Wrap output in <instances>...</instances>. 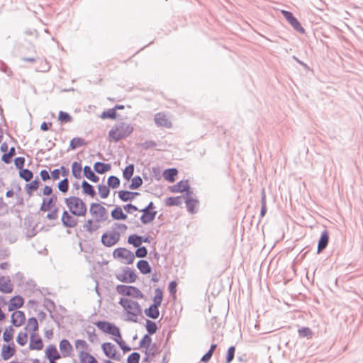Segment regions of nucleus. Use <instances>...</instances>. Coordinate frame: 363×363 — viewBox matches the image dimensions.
Here are the masks:
<instances>
[{
	"label": "nucleus",
	"instance_id": "f257e3e1",
	"mask_svg": "<svg viewBox=\"0 0 363 363\" xmlns=\"http://www.w3.org/2000/svg\"><path fill=\"white\" fill-rule=\"evenodd\" d=\"M94 324L102 333L111 335L123 352L130 351L131 348L123 340L121 329L116 324L108 321H97Z\"/></svg>",
	"mask_w": 363,
	"mask_h": 363
},
{
	"label": "nucleus",
	"instance_id": "f03ea898",
	"mask_svg": "<svg viewBox=\"0 0 363 363\" xmlns=\"http://www.w3.org/2000/svg\"><path fill=\"white\" fill-rule=\"evenodd\" d=\"M133 125L128 122L116 123L108 131V140L110 143H117L129 137L133 132Z\"/></svg>",
	"mask_w": 363,
	"mask_h": 363
},
{
	"label": "nucleus",
	"instance_id": "7ed1b4c3",
	"mask_svg": "<svg viewBox=\"0 0 363 363\" xmlns=\"http://www.w3.org/2000/svg\"><path fill=\"white\" fill-rule=\"evenodd\" d=\"M119 304L123 307L127 318L130 321L135 322L138 317L142 313L141 306L133 300L123 297L120 299Z\"/></svg>",
	"mask_w": 363,
	"mask_h": 363
},
{
	"label": "nucleus",
	"instance_id": "20e7f679",
	"mask_svg": "<svg viewBox=\"0 0 363 363\" xmlns=\"http://www.w3.org/2000/svg\"><path fill=\"white\" fill-rule=\"evenodd\" d=\"M67 208L70 212L77 216H83L86 213V206L84 202L76 196H70L65 199Z\"/></svg>",
	"mask_w": 363,
	"mask_h": 363
},
{
	"label": "nucleus",
	"instance_id": "39448f33",
	"mask_svg": "<svg viewBox=\"0 0 363 363\" xmlns=\"http://www.w3.org/2000/svg\"><path fill=\"white\" fill-rule=\"evenodd\" d=\"M114 259L119 260L123 264H131L135 259L134 254L129 250L124 247H118L113 252Z\"/></svg>",
	"mask_w": 363,
	"mask_h": 363
},
{
	"label": "nucleus",
	"instance_id": "423d86ee",
	"mask_svg": "<svg viewBox=\"0 0 363 363\" xmlns=\"http://www.w3.org/2000/svg\"><path fill=\"white\" fill-rule=\"evenodd\" d=\"M116 289L118 294L124 296L140 299L144 298V295L142 291L133 286L118 285Z\"/></svg>",
	"mask_w": 363,
	"mask_h": 363
},
{
	"label": "nucleus",
	"instance_id": "0eeeda50",
	"mask_svg": "<svg viewBox=\"0 0 363 363\" xmlns=\"http://www.w3.org/2000/svg\"><path fill=\"white\" fill-rule=\"evenodd\" d=\"M141 211L143 213L140 216V221L143 224H148L153 221L157 215V211L152 202H150L148 206Z\"/></svg>",
	"mask_w": 363,
	"mask_h": 363
},
{
	"label": "nucleus",
	"instance_id": "6e6552de",
	"mask_svg": "<svg viewBox=\"0 0 363 363\" xmlns=\"http://www.w3.org/2000/svg\"><path fill=\"white\" fill-rule=\"evenodd\" d=\"M89 211L91 215L98 221L104 220L107 216V211L105 207L98 203H91Z\"/></svg>",
	"mask_w": 363,
	"mask_h": 363
},
{
	"label": "nucleus",
	"instance_id": "1a4fd4ad",
	"mask_svg": "<svg viewBox=\"0 0 363 363\" xmlns=\"http://www.w3.org/2000/svg\"><path fill=\"white\" fill-rule=\"evenodd\" d=\"M120 240V233L116 230H108L101 237L102 243L106 247L116 245Z\"/></svg>",
	"mask_w": 363,
	"mask_h": 363
},
{
	"label": "nucleus",
	"instance_id": "9d476101",
	"mask_svg": "<svg viewBox=\"0 0 363 363\" xmlns=\"http://www.w3.org/2000/svg\"><path fill=\"white\" fill-rule=\"evenodd\" d=\"M101 349L104 354L109 359L113 360H119L120 356L118 353L116 347L111 342H104L101 345Z\"/></svg>",
	"mask_w": 363,
	"mask_h": 363
},
{
	"label": "nucleus",
	"instance_id": "9b49d317",
	"mask_svg": "<svg viewBox=\"0 0 363 363\" xmlns=\"http://www.w3.org/2000/svg\"><path fill=\"white\" fill-rule=\"evenodd\" d=\"M44 343L39 333L30 334L28 348L31 351H40L43 349Z\"/></svg>",
	"mask_w": 363,
	"mask_h": 363
},
{
	"label": "nucleus",
	"instance_id": "f8f14e48",
	"mask_svg": "<svg viewBox=\"0 0 363 363\" xmlns=\"http://www.w3.org/2000/svg\"><path fill=\"white\" fill-rule=\"evenodd\" d=\"M116 278L118 281L125 283H133L137 279L135 273L130 269H126L116 274Z\"/></svg>",
	"mask_w": 363,
	"mask_h": 363
},
{
	"label": "nucleus",
	"instance_id": "ddd939ff",
	"mask_svg": "<svg viewBox=\"0 0 363 363\" xmlns=\"http://www.w3.org/2000/svg\"><path fill=\"white\" fill-rule=\"evenodd\" d=\"M16 352V345L13 342L4 344L1 349V357L4 360H8L15 355Z\"/></svg>",
	"mask_w": 363,
	"mask_h": 363
},
{
	"label": "nucleus",
	"instance_id": "4468645a",
	"mask_svg": "<svg viewBox=\"0 0 363 363\" xmlns=\"http://www.w3.org/2000/svg\"><path fill=\"white\" fill-rule=\"evenodd\" d=\"M13 284L8 276H0V291L5 294H11L13 291Z\"/></svg>",
	"mask_w": 363,
	"mask_h": 363
},
{
	"label": "nucleus",
	"instance_id": "2eb2a0df",
	"mask_svg": "<svg viewBox=\"0 0 363 363\" xmlns=\"http://www.w3.org/2000/svg\"><path fill=\"white\" fill-rule=\"evenodd\" d=\"M26 320V315L22 311H15L11 315V324L16 327H21L25 324Z\"/></svg>",
	"mask_w": 363,
	"mask_h": 363
},
{
	"label": "nucleus",
	"instance_id": "dca6fc26",
	"mask_svg": "<svg viewBox=\"0 0 363 363\" xmlns=\"http://www.w3.org/2000/svg\"><path fill=\"white\" fill-rule=\"evenodd\" d=\"M155 123L160 127L165 128H170L172 127V122L168 116L162 112H160L155 116Z\"/></svg>",
	"mask_w": 363,
	"mask_h": 363
},
{
	"label": "nucleus",
	"instance_id": "f3484780",
	"mask_svg": "<svg viewBox=\"0 0 363 363\" xmlns=\"http://www.w3.org/2000/svg\"><path fill=\"white\" fill-rule=\"evenodd\" d=\"M24 302V298L20 295H16L11 297L8 303V311H18V309L21 308L23 306Z\"/></svg>",
	"mask_w": 363,
	"mask_h": 363
},
{
	"label": "nucleus",
	"instance_id": "a211bd4d",
	"mask_svg": "<svg viewBox=\"0 0 363 363\" xmlns=\"http://www.w3.org/2000/svg\"><path fill=\"white\" fill-rule=\"evenodd\" d=\"M59 348L64 357H69L73 355V347L69 340H62L59 343Z\"/></svg>",
	"mask_w": 363,
	"mask_h": 363
},
{
	"label": "nucleus",
	"instance_id": "6ab92c4d",
	"mask_svg": "<svg viewBox=\"0 0 363 363\" xmlns=\"http://www.w3.org/2000/svg\"><path fill=\"white\" fill-rule=\"evenodd\" d=\"M281 13L285 18L288 21V22L294 28V29L301 33L304 32V29L301 26L299 21L293 16L291 12L282 10Z\"/></svg>",
	"mask_w": 363,
	"mask_h": 363
},
{
	"label": "nucleus",
	"instance_id": "aec40b11",
	"mask_svg": "<svg viewBox=\"0 0 363 363\" xmlns=\"http://www.w3.org/2000/svg\"><path fill=\"white\" fill-rule=\"evenodd\" d=\"M24 329L30 335L38 333L39 324L37 318L35 317L29 318L26 321Z\"/></svg>",
	"mask_w": 363,
	"mask_h": 363
},
{
	"label": "nucleus",
	"instance_id": "412c9836",
	"mask_svg": "<svg viewBox=\"0 0 363 363\" xmlns=\"http://www.w3.org/2000/svg\"><path fill=\"white\" fill-rule=\"evenodd\" d=\"M189 189V185L188 181H184V180L180 181L177 184L168 187V190L171 193H174V194L186 192V191H188Z\"/></svg>",
	"mask_w": 363,
	"mask_h": 363
},
{
	"label": "nucleus",
	"instance_id": "4be33fe9",
	"mask_svg": "<svg viewBox=\"0 0 363 363\" xmlns=\"http://www.w3.org/2000/svg\"><path fill=\"white\" fill-rule=\"evenodd\" d=\"M45 354L49 361H55L61 357L60 352L53 345H50L46 347Z\"/></svg>",
	"mask_w": 363,
	"mask_h": 363
},
{
	"label": "nucleus",
	"instance_id": "5701e85b",
	"mask_svg": "<svg viewBox=\"0 0 363 363\" xmlns=\"http://www.w3.org/2000/svg\"><path fill=\"white\" fill-rule=\"evenodd\" d=\"M62 222L67 228H74L77 224V220L67 211H65L62 215Z\"/></svg>",
	"mask_w": 363,
	"mask_h": 363
},
{
	"label": "nucleus",
	"instance_id": "b1692460",
	"mask_svg": "<svg viewBox=\"0 0 363 363\" xmlns=\"http://www.w3.org/2000/svg\"><path fill=\"white\" fill-rule=\"evenodd\" d=\"M160 353L159 347L155 344H152L151 346L145 350V360L149 362L155 355Z\"/></svg>",
	"mask_w": 363,
	"mask_h": 363
},
{
	"label": "nucleus",
	"instance_id": "393cba45",
	"mask_svg": "<svg viewBox=\"0 0 363 363\" xmlns=\"http://www.w3.org/2000/svg\"><path fill=\"white\" fill-rule=\"evenodd\" d=\"M177 174V169L176 168H171L165 169L162 173V177L166 181L172 183L175 181V177Z\"/></svg>",
	"mask_w": 363,
	"mask_h": 363
},
{
	"label": "nucleus",
	"instance_id": "a878e982",
	"mask_svg": "<svg viewBox=\"0 0 363 363\" xmlns=\"http://www.w3.org/2000/svg\"><path fill=\"white\" fill-rule=\"evenodd\" d=\"M118 197L123 201H129L133 200L139 194L138 192H131L129 191H119Z\"/></svg>",
	"mask_w": 363,
	"mask_h": 363
},
{
	"label": "nucleus",
	"instance_id": "bb28decb",
	"mask_svg": "<svg viewBox=\"0 0 363 363\" xmlns=\"http://www.w3.org/2000/svg\"><path fill=\"white\" fill-rule=\"evenodd\" d=\"M15 330L12 326L6 327L3 333V340L6 343H11L14 337Z\"/></svg>",
	"mask_w": 363,
	"mask_h": 363
},
{
	"label": "nucleus",
	"instance_id": "cd10ccee",
	"mask_svg": "<svg viewBox=\"0 0 363 363\" xmlns=\"http://www.w3.org/2000/svg\"><path fill=\"white\" fill-rule=\"evenodd\" d=\"M79 357L81 363H98L96 358L86 351H81Z\"/></svg>",
	"mask_w": 363,
	"mask_h": 363
},
{
	"label": "nucleus",
	"instance_id": "c85d7f7f",
	"mask_svg": "<svg viewBox=\"0 0 363 363\" xmlns=\"http://www.w3.org/2000/svg\"><path fill=\"white\" fill-rule=\"evenodd\" d=\"M40 186V182L38 179H35L31 182L26 184L25 186V191L28 196H32L33 192L38 189Z\"/></svg>",
	"mask_w": 363,
	"mask_h": 363
},
{
	"label": "nucleus",
	"instance_id": "c756f323",
	"mask_svg": "<svg viewBox=\"0 0 363 363\" xmlns=\"http://www.w3.org/2000/svg\"><path fill=\"white\" fill-rule=\"evenodd\" d=\"M94 169L98 174H104L111 170V166L110 164L98 162L94 164Z\"/></svg>",
	"mask_w": 363,
	"mask_h": 363
},
{
	"label": "nucleus",
	"instance_id": "7c9ffc66",
	"mask_svg": "<svg viewBox=\"0 0 363 363\" xmlns=\"http://www.w3.org/2000/svg\"><path fill=\"white\" fill-rule=\"evenodd\" d=\"M82 189L83 194L89 196L91 198H94L95 196L96 192L94 187L86 181L82 182Z\"/></svg>",
	"mask_w": 363,
	"mask_h": 363
},
{
	"label": "nucleus",
	"instance_id": "2f4dec72",
	"mask_svg": "<svg viewBox=\"0 0 363 363\" xmlns=\"http://www.w3.org/2000/svg\"><path fill=\"white\" fill-rule=\"evenodd\" d=\"M329 240V236L327 231H324L322 233L320 238L318 241V252H321L323 250H324L326 246L328 245Z\"/></svg>",
	"mask_w": 363,
	"mask_h": 363
},
{
	"label": "nucleus",
	"instance_id": "473e14b6",
	"mask_svg": "<svg viewBox=\"0 0 363 363\" xmlns=\"http://www.w3.org/2000/svg\"><path fill=\"white\" fill-rule=\"evenodd\" d=\"M82 166L80 162H74L72 164V174L74 178L77 179H80L82 177Z\"/></svg>",
	"mask_w": 363,
	"mask_h": 363
},
{
	"label": "nucleus",
	"instance_id": "72a5a7b5",
	"mask_svg": "<svg viewBox=\"0 0 363 363\" xmlns=\"http://www.w3.org/2000/svg\"><path fill=\"white\" fill-rule=\"evenodd\" d=\"M84 176L92 182L97 183L99 177L91 170L89 166H85L83 169Z\"/></svg>",
	"mask_w": 363,
	"mask_h": 363
},
{
	"label": "nucleus",
	"instance_id": "f704fd0d",
	"mask_svg": "<svg viewBox=\"0 0 363 363\" xmlns=\"http://www.w3.org/2000/svg\"><path fill=\"white\" fill-rule=\"evenodd\" d=\"M28 341V333L26 331H20L16 337L17 343L23 347L25 346Z\"/></svg>",
	"mask_w": 363,
	"mask_h": 363
},
{
	"label": "nucleus",
	"instance_id": "c9c22d12",
	"mask_svg": "<svg viewBox=\"0 0 363 363\" xmlns=\"http://www.w3.org/2000/svg\"><path fill=\"white\" fill-rule=\"evenodd\" d=\"M111 216L115 220H125L127 215L121 207H116L111 211Z\"/></svg>",
	"mask_w": 363,
	"mask_h": 363
},
{
	"label": "nucleus",
	"instance_id": "e433bc0d",
	"mask_svg": "<svg viewBox=\"0 0 363 363\" xmlns=\"http://www.w3.org/2000/svg\"><path fill=\"white\" fill-rule=\"evenodd\" d=\"M137 267L143 274H149L151 272V267L146 260H140L137 264Z\"/></svg>",
	"mask_w": 363,
	"mask_h": 363
},
{
	"label": "nucleus",
	"instance_id": "4c0bfd02",
	"mask_svg": "<svg viewBox=\"0 0 363 363\" xmlns=\"http://www.w3.org/2000/svg\"><path fill=\"white\" fill-rule=\"evenodd\" d=\"M158 306L151 305L147 309L145 310V315L151 318L156 319L160 315Z\"/></svg>",
	"mask_w": 363,
	"mask_h": 363
},
{
	"label": "nucleus",
	"instance_id": "58836bf2",
	"mask_svg": "<svg viewBox=\"0 0 363 363\" xmlns=\"http://www.w3.org/2000/svg\"><path fill=\"white\" fill-rule=\"evenodd\" d=\"M86 143L85 142L84 139L82 138H74L69 143V149L70 150H75L79 147L86 145Z\"/></svg>",
	"mask_w": 363,
	"mask_h": 363
},
{
	"label": "nucleus",
	"instance_id": "ea45409f",
	"mask_svg": "<svg viewBox=\"0 0 363 363\" xmlns=\"http://www.w3.org/2000/svg\"><path fill=\"white\" fill-rule=\"evenodd\" d=\"M55 199H56L54 197H51L50 199H44L43 200V203L40 206V211H49L52 208Z\"/></svg>",
	"mask_w": 363,
	"mask_h": 363
},
{
	"label": "nucleus",
	"instance_id": "a19ab883",
	"mask_svg": "<svg viewBox=\"0 0 363 363\" xmlns=\"http://www.w3.org/2000/svg\"><path fill=\"white\" fill-rule=\"evenodd\" d=\"M117 117V113L116 112V108H111L104 111L101 115L100 118L101 119H116Z\"/></svg>",
	"mask_w": 363,
	"mask_h": 363
},
{
	"label": "nucleus",
	"instance_id": "79ce46f5",
	"mask_svg": "<svg viewBox=\"0 0 363 363\" xmlns=\"http://www.w3.org/2000/svg\"><path fill=\"white\" fill-rule=\"evenodd\" d=\"M128 241L135 247H138L143 242V238L137 235H131L128 237Z\"/></svg>",
	"mask_w": 363,
	"mask_h": 363
},
{
	"label": "nucleus",
	"instance_id": "37998d69",
	"mask_svg": "<svg viewBox=\"0 0 363 363\" xmlns=\"http://www.w3.org/2000/svg\"><path fill=\"white\" fill-rule=\"evenodd\" d=\"M182 203L181 197H168L164 200V204L167 206H179Z\"/></svg>",
	"mask_w": 363,
	"mask_h": 363
},
{
	"label": "nucleus",
	"instance_id": "c03bdc74",
	"mask_svg": "<svg viewBox=\"0 0 363 363\" xmlns=\"http://www.w3.org/2000/svg\"><path fill=\"white\" fill-rule=\"evenodd\" d=\"M19 176L26 182H30L33 177V174L28 169H23L19 171Z\"/></svg>",
	"mask_w": 363,
	"mask_h": 363
},
{
	"label": "nucleus",
	"instance_id": "a18cd8bd",
	"mask_svg": "<svg viewBox=\"0 0 363 363\" xmlns=\"http://www.w3.org/2000/svg\"><path fill=\"white\" fill-rule=\"evenodd\" d=\"M134 172V165L133 164H129L127 166L125 169L123 171V177L126 179L127 181H129L131 177L133 176Z\"/></svg>",
	"mask_w": 363,
	"mask_h": 363
},
{
	"label": "nucleus",
	"instance_id": "49530a36",
	"mask_svg": "<svg viewBox=\"0 0 363 363\" xmlns=\"http://www.w3.org/2000/svg\"><path fill=\"white\" fill-rule=\"evenodd\" d=\"M152 345V339L148 335H144L140 341V347L144 350H146Z\"/></svg>",
	"mask_w": 363,
	"mask_h": 363
},
{
	"label": "nucleus",
	"instance_id": "de8ad7c7",
	"mask_svg": "<svg viewBox=\"0 0 363 363\" xmlns=\"http://www.w3.org/2000/svg\"><path fill=\"white\" fill-rule=\"evenodd\" d=\"M155 295L153 298V304L156 306H160L162 301V291L160 289H157L155 292Z\"/></svg>",
	"mask_w": 363,
	"mask_h": 363
},
{
	"label": "nucleus",
	"instance_id": "09e8293b",
	"mask_svg": "<svg viewBox=\"0 0 363 363\" xmlns=\"http://www.w3.org/2000/svg\"><path fill=\"white\" fill-rule=\"evenodd\" d=\"M107 184L108 187L116 189L120 186V179L115 176H110L108 178Z\"/></svg>",
	"mask_w": 363,
	"mask_h": 363
},
{
	"label": "nucleus",
	"instance_id": "8fccbe9b",
	"mask_svg": "<svg viewBox=\"0 0 363 363\" xmlns=\"http://www.w3.org/2000/svg\"><path fill=\"white\" fill-rule=\"evenodd\" d=\"M99 194L101 199H106L108 196L110 190L108 186L99 185L98 186Z\"/></svg>",
	"mask_w": 363,
	"mask_h": 363
},
{
	"label": "nucleus",
	"instance_id": "3c124183",
	"mask_svg": "<svg viewBox=\"0 0 363 363\" xmlns=\"http://www.w3.org/2000/svg\"><path fill=\"white\" fill-rule=\"evenodd\" d=\"M142 179L139 176H137L132 179L131 184L129 187L131 189H137L142 185Z\"/></svg>",
	"mask_w": 363,
	"mask_h": 363
},
{
	"label": "nucleus",
	"instance_id": "603ef678",
	"mask_svg": "<svg viewBox=\"0 0 363 363\" xmlns=\"http://www.w3.org/2000/svg\"><path fill=\"white\" fill-rule=\"evenodd\" d=\"M58 120L61 123H69L72 121V118L69 113L64 111H60L58 115Z\"/></svg>",
	"mask_w": 363,
	"mask_h": 363
},
{
	"label": "nucleus",
	"instance_id": "864d4df0",
	"mask_svg": "<svg viewBox=\"0 0 363 363\" xmlns=\"http://www.w3.org/2000/svg\"><path fill=\"white\" fill-rule=\"evenodd\" d=\"M58 189L59 190L65 194L68 191V189H69V182H68V179L67 178L62 179V181H60L58 184Z\"/></svg>",
	"mask_w": 363,
	"mask_h": 363
},
{
	"label": "nucleus",
	"instance_id": "5fc2aeb1",
	"mask_svg": "<svg viewBox=\"0 0 363 363\" xmlns=\"http://www.w3.org/2000/svg\"><path fill=\"white\" fill-rule=\"evenodd\" d=\"M145 327L150 334H154L157 330L156 323L150 320L146 321Z\"/></svg>",
	"mask_w": 363,
	"mask_h": 363
},
{
	"label": "nucleus",
	"instance_id": "6e6d98bb",
	"mask_svg": "<svg viewBox=\"0 0 363 363\" xmlns=\"http://www.w3.org/2000/svg\"><path fill=\"white\" fill-rule=\"evenodd\" d=\"M298 333L299 336L302 337L311 338L313 335V332L309 328H302L298 329Z\"/></svg>",
	"mask_w": 363,
	"mask_h": 363
},
{
	"label": "nucleus",
	"instance_id": "4d7b16f0",
	"mask_svg": "<svg viewBox=\"0 0 363 363\" xmlns=\"http://www.w3.org/2000/svg\"><path fill=\"white\" fill-rule=\"evenodd\" d=\"M198 203H199L198 201L193 199L186 200V207L190 213H194V211H195L194 209L197 206Z\"/></svg>",
	"mask_w": 363,
	"mask_h": 363
},
{
	"label": "nucleus",
	"instance_id": "13d9d810",
	"mask_svg": "<svg viewBox=\"0 0 363 363\" xmlns=\"http://www.w3.org/2000/svg\"><path fill=\"white\" fill-rule=\"evenodd\" d=\"M74 346L77 350L84 351L88 347V344L84 340L78 339L74 342Z\"/></svg>",
	"mask_w": 363,
	"mask_h": 363
},
{
	"label": "nucleus",
	"instance_id": "bf43d9fd",
	"mask_svg": "<svg viewBox=\"0 0 363 363\" xmlns=\"http://www.w3.org/2000/svg\"><path fill=\"white\" fill-rule=\"evenodd\" d=\"M84 228L86 231L91 233L94 231H95L98 227L96 225H94L93 220H88L84 224Z\"/></svg>",
	"mask_w": 363,
	"mask_h": 363
},
{
	"label": "nucleus",
	"instance_id": "052dcab7",
	"mask_svg": "<svg viewBox=\"0 0 363 363\" xmlns=\"http://www.w3.org/2000/svg\"><path fill=\"white\" fill-rule=\"evenodd\" d=\"M140 355L138 352L131 353L127 359V363H139Z\"/></svg>",
	"mask_w": 363,
	"mask_h": 363
},
{
	"label": "nucleus",
	"instance_id": "680f3d73",
	"mask_svg": "<svg viewBox=\"0 0 363 363\" xmlns=\"http://www.w3.org/2000/svg\"><path fill=\"white\" fill-rule=\"evenodd\" d=\"M235 347L232 346L228 348L226 354V363H230L234 359Z\"/></svg>",
	"mask_w": 363,
	"mask_h": 363
},
{
	"label": "nucleus",
	"instance_id": "e2e57ef3",
	"mask_svg": "<svg viewBox=\"0 0 363 363\" xmlns=\"http://www.w3.org/2000/svg\"><path fill=\"white\" fill-rule=\"evenodd\" d=\"M147 251L145 247H138L137 250L135 251V255L138 257H145L147 256Z\"/></svg>",
	"mask_w": 363,
	"mask_h": 363
},
{
	"label": "nucleus",
	"instance_id": "0e129e2a",
	"mask_svg": "<svg viewBox=\"0 0 363 363\" xmlns=\"http://www.w3.org/2000/svg\"><path fill=\"white\" fill-rule=\"evenodd\" d=\"M15 153V150L13 147H12L9 152L7 153V154H4L3 156H2V160L3 161H4L6 163H9L11 161V158L13 156Z\"/></svg>",
	"mask_w": 363,
	"mask_h": 363
},
{
	"label": "nucleus",
	"instance_id": "69168bd1",
	"mask_svg": "<svg viewBox=\"0 0 363 363\" xmlns=\"http://www.w3.org/2000/svg\"><path fill=\"white\" fill-rule=\"evenodd\" d=\"M24 163H25L24 157H17L15 159V164H16V167L19 169V171L21 169H23Z\"/></svg>",
	"mask_w": 363,
	"mask_h": 363
},
{
	"label": "nucleus",
	"instance_id": "338daca9",
	"mask_svg": "<svg viewBox=\"0 0 363 363\" xmlns=\"http://www.w3.org/2000/svg\"><path fill=\"white\" fill-rule=\"evenodd\" d=\"M177 286V284L174 281H171L170 284H169V287H168L169 291L174 296H175V295H176Z\"/></svg>",
	"mask_w": 363,
	"mask_h": 363
},
{
	"label": "nucleus",
	"instance_id": "774afa93",
	"mask_svg": "<svg viewBox=\"0 0 363 363\" xmlns=\"http://www.w3.org/2000/svg\"><path fill=\"white\" fill-rule=\"evenodd\" d=\"M40 176L43 181H47L50 179V174L45 169L40 171Z\"/></svg>",
	"mask_w": 363,
	"mask_h": 363
}]
</instances>
